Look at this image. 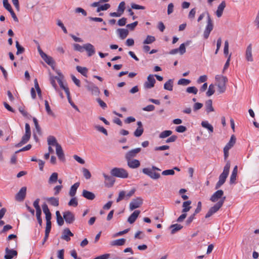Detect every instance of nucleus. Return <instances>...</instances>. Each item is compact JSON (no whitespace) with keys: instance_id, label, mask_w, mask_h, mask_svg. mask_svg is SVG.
<instances>
[{"instance_id":"nucleus-1","label":"nucleus","mask_w":259,"mask_h":259,"mask_svg":"<svg viewBox=\"0 0 259 259\" xmlns=\"http://www.w3.org/2000/svg\"><path fill=\"white\" fill-rule=\"evenodd\" d=\"M230 166V162L228 161L224 167L223 172L219 176V180L215 186V189L220 188L226 182V180L229 173Z\"/></svg>"},{"instance_id":"nucleus-2","label":"nucleus","mask_w":259,"mask_h":259,"mask_svg":"<svg viewBox=\"0 0 259 259\" xmlns=\"http://www.w3.org/2000/svg\"><path fill=\"white\" fill-rule=\"evenodd\" d=\"M215 78L218 82V92L220 94L224 93L226 90V83L228 82L227 77L223 75H217Z\"/></svg>"},{"instance_id":"nucleus-3","label":"nucleus","mask_w":259,"mask_h":259,"mask_svg":"<svg viewBox=\"0 0 259 259\" xmlns=\"http://www.w3.org/2000/svg\"><path fill=\"white\" fill-rule=\"evenodd\" d=\"M112 176L125 179L128 178V173L126 170L123 168L114 167L110 171Z\"/></svg>"},{"instance_id":"nucleus-4","label":"nucleus","mask_w":259,"mask_h":259,"mask_svg":"<svg viewBox=\"0 0 259 259\" xmlns=\"http://www.w3.org/2000/svg\"><path fill=\"white\" fill-rule=\"evenodd\" d=\"M152 170L161 171V169L155 166H152L151 169L149 168H143L142 172L152 179L156 180L159 179L160 177V174L153 172Z\"/></svg>"},{"instance_id":"nucleus-5","label":"nucleus","mask_w":259,"mask_h":259,"mask_svg":"<svg viewBox=\"0 0 259 259\" xmlns=\"http://www.w3.org/2000/svg\"><path fill=\"white\" fill-rule=\"evenodd\" d=\"M213 25L212 21L208 13H207V25L203 33V36L205 39H207L210 33L212 30Z\"/></svg>"},{"instance_id":"nucleus-6","label":"nucleus","mask_w":259,"mask_h":259,"mask_svg":"<svg viewBox=\"0 0 259 259\" xmlns=\"http://www.w3.org/2000/svg\"><path fill=\"white\" fill-rule=\"evenodd\" d=\"M87 82L88 83L85 85V87L88 91L91 92L92 94L93 95L99 96L100 93V91L98 87L92 82Z\"/></svg>"},{"instance_id":"nucleus-7","label":"nucleus","mask_w":259,"mask_h":259,"mask_svg":"<svg viewBox=\"0 0 259 259\" xmlns=\"http://www.w3.org/2000/svg\"><path fill=\"white\" fill-rule=\"evenodd\" d=\"M143 199L141 197H137L133 199L130 203V209L133 210L135 209L140 207L143 204Z\"/></svg>"},{"instance_id":"nucleus-8","label":"nucleus","mask_w":259,"mask_h":259,"mask_svg":"<svg viewBox=\"0 0 259 259\" xmlns=\"http://www.w3.org/2000/svg\"><path fill=\"white\" fill-rule=\"evenodd\" d=\"M63 218L67 224H72L75 221V215L70 211H66L63 213Z\"/></svg>"},{"instance_id":"nucleus-9","label":"nucleus","mask_w":259,"mask_h":259,"mask_svg":"<svg viewBox=\"0 0 259 259\" xmlns=\"http://www.w3.org/2000/svg\"><path fill=\"white\" fill-rule=\"evenodd\" d=\"M155 82L154 75L150 74L147 77V80L144 84V87L147 89H151L154 86Z\"/></svg>"},{"instance_id":"nucleus-10","label":"nucleus","mask_w":259,"mask_h":259,"mask_svg":"<svg viewBox=\"0 0 259 259\" xmlns=\"http://www.w3.org/2000/svg\"><path fill=\"white\" fill-rule=\"evenodd\" d=\"M141 151V148H137L132 149L126 153L125 155V159L126 160H130L136 157L137 155Z\"/></svg>"},{"instance_id":"nucleus-11","label":"nucleus","mask_w":259,"mask_h":259,"mask_svg":"<svg viewBox=\"0 0 259 259\" xmlns=\"http://www.w3.org/2000/svg\"><path fill=\"white\" fill-rule=\"evenodd\" d=\"M26 190L27 188L26 187H22L15 196L16 200L18 201H23L26 197Z\"/></svg>"},{"instance_id":"nucleus-12","label":"nucleus","mask_w":259,"mask_h":259,"mask_svg":"<svg viewBox=\"0 0 259 259\" xmlns=\"http://www.w3.org/2000/svg\"><path fill=\"white\" fill-rule=\"evenodd\" d=\"M223 195L224 191L222 190H218L211 196L210 200L213 202H217L219 199H222L224 197H223Z\"/></svg>"},{"instance_id":"nucleus-13","label":"nucleus","mask_w":259,"mask_h":259,"mask_svg":"<svg viewBox=\"0 0 259 259\" xmlns=\"http://www.w3.org/2000/svg\"><path fill=\"white\" fill-rule=\"evenodd\" d=\"M226 199V197L224 196L222 199L220 200L215 204L209 208L213 213L217 212L220 208L223 206Z\"/></svg>"},{"instance_id":"nucleus-14","label":"nucleus","mask_w":259,"mask_h":259,"mask_svg":"<svg viewBox=\"0 0 259 259\" xmlns=\"http://www.w3.org/2000/svg\"><path fill=\"white\" fill-rule=\"evenodd\" d=\"M56 151V154L58 156L59 159L62 162H65L66 160L65 155L62 147L60 144H57Z\"/></svg>"},{"instance_id":"nucleus-15","label":"nucleus","mask_w":259,"mask_h":259,"mask_svg":"<svg viewBox=\"0 0 259 259\" xmlns=\"http://www.w3.org/2000/svg\"><path fill=\"white\" fill-rule=\"evenodd\" d=\"M127 166L131 168L134 169L139 167L140 166V162L139 160L135 159H131L130 160H126Z\"/></svg>"},{"instance_id":"nucleus-16","label":"nucleus","mask_w":259,"mask_h":259,"mask_svg":"<svg viewBox=\"0 0 259 259\" xmlns=\"http://www.w3.org/2000/svg\"><path fill=\"white\" fill-rule=\"evenodd\" d=\"M6 254L4 256L5 259H12L13 257L17 255V251L14 249H10L7 247L5 249Z\"/></svg>"},{"instance_id":"nucleus-17","label":"nucleus","mask_w":259,"mask_h":259,"mask_svg":"<svg viewBox=\"0 0 259 259\" xmlns=\"http://www.w3.org/2000/svg\"><path fill=\"white\" fill-rule=\"evenodd\" d=\"M73 235V234L70 231L69 229L66 228L64 229L61 238V239L68 242L70 240V236L72 237Z\"/></svg>"},{"instance_id":"nucleus-18","label":"nucleus","mask_w":259,"mask_h":259,"mask_svg":"<svg viewBox=\"0 0 259 259\" xmlns=\"http://www.w3.org/2000/svg\"><path fill=\"white\" fill-rule=\"evenodd\" d=\"M84 50L88 53V56L91 57L93 56L96 52L95 49L93 45L87 43L84 45Z\"/></svg>"},{"instance_id":"nucleus-19","label":"nucleus","mask_w":259,"mask_h":259,"mask_svg":"<svg viewBox=\"0 0 259 259\" xmlns=\"http://www.w3.org/2000/svg\"><path fill=\"white\" fill-rule=\"evenodd\" d=\"M103 175L105 179V185L107 187H112L115 182V179L112 176H108L104 173Z\"/></svg>"},{"instance_id":"nucleus-20","label":"nucleus","mask_w":259,"mask_h":259,"mask_svg":"<svg viewBox=\"0 0 259 259\" xmlns=\"http://www.w3.org/2000/svg\"><path fill=\"white\" fill-rule=\"evenodd\" d=\"M138 127L134 133V135L135 137H140L144 132V128L143 127V124L141 121L137 122Z\"/></svg>"},{"instance_id":"nucleus-21","label":"nucleus","mask_w":259,"mask_h":259,"mask_svg":"<svg viewBox=\"0 0 259 259\" xmlns=\"http://www.w3.org/2000/svg\"><path fill=\"white\" fill-rule=\"evenodd\" d=\"M245 58L247 61L252 62L253 61L252 55V45L249 44L245 52Z\"/></svg>"},{"instance_id":"nucleus-22","label":"nucleus","mask_w":259,"mask_h":259,"mask_svg":"<svg viewBox=\"0 0 259 259\" xmlns=\"http://www.w3.org/2000/svg\"><path fill=\"white\" fill-rule=\"evenodd\" d=\"M226 6V3L224 1L222 2V3L218 6L217 11L215 12L216 15L218 17L220 18L222 16L223 11Z\"/></svg>"},{"instance_id":"nucleus-23","label":"nucleus","mask_w":259,"mask_h":259,"mask_svg":"<svg viewBox=\"0 0 259 259\" xmlns=\"http://www.w3.org/2000/svg\"><path fill=\"white\" fill-rule=\"evenodd\" d=\"M30 136L31 135L25 134L23 136L21 141L16 144L15 146L17 147H19L26 144L29 140Z\"/></svg>"},{"instance_id":"nucleus-24","label":"nucleus","mask_w":259,"mask_h":259,"mask_svg":"<svg viewBox=\"0 0 259 259\" xmlns=\"http://www.w3.org/2000/svg\"><path fill=\"white\" fill-rule=\"evenodd\" d=\"M82 195L85 198L90 200H93L95 198V195L93 192L86 190L82 191Z\"/></svg>"},{"instance_id":"nucleus-25","label":"nucleus","mask_w":259,"mask_h":259,"mask_svg":"<svg viewBox=\"0 0 259 259\" xmlns=\"http://www.w3.org/2000/svg\"><path fill=\"white\" fill-rule=\"evenodd\" d=\"M140 213V210H135L133 213L128 217L127 219L128 222H129L130 224L134 223L136 221Z\"/></svg>"},{"instance_id":"nucleus-26","label":"nucleus","mask_w":259,"mask_h":259,"mask_svg":"<svg viewBox=\"0 0 259 259\" xmlns=\"http://www.w3.org/2000/svg\"><path fill=\"white\" fill-rule=\"evenodd\" d=\"M117 32L119 35V37L121 39L125 38L128 34V31L127 29L123 28H118L117 29Z\"/></svg>"},{"instance_id":"nucleus-27","label":"nucleus","mask_w":259,"mask_h":259,"mask_svg":"<svg viewBox=\"0 0 259 259\" xmlns=\"http://www.w3.org/2000/svg\"><path fill=\"white\" fill-rule=\"evenodd\" d=\"M205 111L207 113L214 111V108L212 107V101L211 99L208 100L205 103Z\"/></svg>"},{"instance_id":"nucleus-28","label":"nucleus","mask_w":259,"mask_h":259,"mask_svg":"<svg viewBox=\"0 0 259 259\" xmlns=\"http://www.w3.org/2000/svg\"><path fill=\"white\" fill-rule=\"evenodd\" d=\"M237 171H238V167L237 165H236L232 172L230 179V183L231 184H234L235 182V181L236 180V177L237 175Z\"/></svg>"},{"instance_id":"nucleus-29","label":"nucleus","mask_w":259,"mask_h":259,"mask_svg":"<svg viewBox=\"0 0 259 259\" xmlns=\"http://www.w3.org/2000/svg\"><path fill=\"white\" fill-rule=\"evenodd\" d=\"M46 200L49 203L54 206H58L59 204L58 198L51 197L47 198Z\"/></svg>"},{"instance_id":"nucleus-30","label":"nucleus","mask_w":259,"mask_h":259,"mask_svg":"<svg viewBox=\"0 0 259 259\" xmlns=\"http://www.w3.org/2000/svg\"><path fill=\"white\" fill-rule=\"evenodd\" d=\"M79 182H76L71 187L69 191V195L71 197H74L75 195L77 189L79 186Z\"/></svg>"},{"instance_id":"nucleus-31","label":"nucleus","mask_w":259,"mask_h":259,"mask_svg":"<svg viewBox=\"0 0 259 259\" xmlns=\"http://www.w3.org/2000/svg\"><path fill=\"white\" fill-rule=\"evenodd\" d=\"M48 144L49 146H55L57 147L58 143L56 138L53 136H49L47 138Z\"/></svg>"},{"instance_id":"nucleus-32","label":"nucleus","mask_w":259,"mask_h":259,"mask_svg":"<svg viewBox=\"0 0 259 259\" xmlns=\"http://www.w3.org/2000/svg\"><path fill=\"white\" fill-rule=\"evenodd\" d=\"M236 140L235 136L234 135H232L229 142L226 144L224 148L230 150L235 145Z\"/></svg>"},{"instance_id":"nucleus-33","label":"nucleus","mask_w":259,"mask_h":259,"mask_svg":"<svg viewBox=\"0 0 259 259\" xmlns=\"http://www.w3.org/2000/svg\"><path fill=\"white\" fill-rule=\"evenodd\" d=\"M126 240L124 238H120L113 240L111 242L110 245L112 246H121L125 244Z\"/></svg>"},{"instance_id":"nucleus-34","label":"nucleus","mask_w":259,"mask_h":259,"mask_svg":"<svg viewBox=\"0 0 259 259\" xmlns=\"http://www.w3.org/2000/svg\"><path fill=\"white\" fill-rule=\"evenodd\" d=\"M183 228V226L180 224H176L174 225H171L170 226V228L171 229V234H174L177 232L179 231L181 229H182Z\"/></svg>"},{"instance_id":"nucleus-35","label":"nucleus","mask_w":259,"mask_h":259,"mask_svg":"<svg viewBox=\"0 0 259 259\" xmlns=\"http://www.w3.org/2000/svg\"><path fill=\"white\" fill-rule=\"evenodd\" d=\"M57 73L59 76V77L55 76V78H56V80L58 81L60 88H61L62 89L64 90L67 87H66L64 85L63 82L62 81V79L63 78V76L62 74V73L60 72H57Z\"/></svg>"},{"instance_id":"nucleus-36","label":"nucleus","mask_w":259,"mask_h":259,"mask_svg":"<svg viewBox=\"0 0 259 259\" xmlns=\"http://www.w3.org/2000/svg\"><path fill=\"white\" fill-rule=\"evenodd\" d=\"M173 83L174 81L172 79H169L164 83V89L169 91H172L173 90Z\"/></svg>"},{"instance_id":"nucleus-37","label":"nucleus","mask_w":259,"mask_h":259,"mask_svg":"<svg viewBox=\"0 0 259 259\" xmlns=\"http://www.w3.org/2000/svg\"><path fill=\"white\" fill-rule=\"evenodd\" d=\"M41 57L48 65L52 66L54 64V62L52 57L48 56L46 53L45 56H42Z\"/></svg>"},{"instance_id":"nucleus-38","label":"nucleus","mask_w":259,"mask_h":259,"mask_svg":"<svg viewBox=\"0 0 259 259\" xmlns=\"http://www.w3.org/2000/svg\"><path fill=\"white\" fill-rule=\"evenodd\" d=\"M191 204V201L190 200L184 202L183 203V209H182V212H187L189 211L191 208L190 206Z\"/></svg>"},{"instance_id":"nucleus-39","label":"nucleus","mask_w":259,"mask_h":259,"mask_svg":"<svg viewBox=\"0 0 259 259\" xmlns=\"http://www.w3.org/2000/svg\"><path fill=\"white\" fill-rule=\"evenodd\" d=\"M77 71L81 73L84 76H87V73L88 72V69L87 68L85 67H81L80 66H77L76 67Z\"/></svg>"},{"instance_id":"nucleus-40","label":"nucleus","mask_w":259,"mask_h":259,"mask_svg":"<svg viewBox=\"0 0 259 259\" xmlns=\"http://www.w3.org/2000/svg\"><path fill=\"white\" fill-rule=\"evenodd\" d=\"M58 174L57 172H53L50 176L49 179V183L54 184L58 181Z\"/></svg>"},{"instance_id":"nucleus-41","label":"nucleus","mask_w":259,"mask_h":259,"mask_svg":"<svg viewBox=\"0 0 259 259\" xmlns=\"http://www.w3.org/2000/svg\"><path fill=\"white\" fill-rule=\"evenodd\" d=\"M201 125L202 127L207 128L210 132L212 133L213 132V126L211 124H210L207 121H202Z\"/></svg>"},{"instance_id":"nucleus-42","label":"nucleus","mask_w":259,"mask_h":259,"mask_svg":"<svg viewBox=\"0 0 259 259\" xmlns=\"http://www.w3.org/2000/svg\"><path fill=\"white\" fill-rule=\"evenodd\" d=\"M123 199L126 200V192L124 191H121L119 192L118 196L116 199V202H119Z\"/></svg>"},{"instance_id":"nucleus-43","label":"nucleus","mask_w":259,"mask_h":259,"mask_svg":"<svg viewBox=\"0 0 259 259\" xmlns=\"http://www.w3.org/2000/svg\"><path fill=\"white\" fill-rule=\"evenodd\" d=\"M154 36L152 35H147L146 39L143 41L144 44H151L155 41Z\"/></svg>"},{"instance_id":"nucleus-44","label":"nucleus","mask_w":259,"mask_h":259,"mask_svg":"<svg viewBox=\"0 0 259 259\" xmlns=\"http://www.w3.org/2000/svg\"><path fill=\"white\" fill-rule=\"evenodd\" d=\"M172 133V132L170 130H166L160 133L159 135V138L161 139L165 138L170 136Z\"/></svg>"},{"instance_id":"nucleus-45","label":"nucleus","mask_w":259,"mask_h":259,"mask_svg":"<svg viewBox=\"0 0 259 259\" xmlns=\"http://www.w3.org/2000/svg\"><path fill=\"white\" fill-rule=\"evenodd\" d=\"M16 47L17 48V52H16L17 55L21 54L24 52V51H25L24 48L20 45V44L18 41H16Z\"/></svg>"},{"instance_id":"nucleus-46","label":"nucleus","mask_w":259,"mask_h":259,"mask_svg":"<svg viewBox=\"0 0 259 259\" xmlns=\"http://www.w3.org/2000/svg\"><path fill=\"white\" fill-rule=\"evenodd\" d=\"M125 3L124 2H121L119 3L118 8H117V11H118L120 14L122 15L123 14L125 9Z\"/></svg>"},{"instance_id":"nucleus-47","label":"nucleus","mask_w":259,"mask_h":259,"mask_svg":"<svg viewBox=\"0 0 259 259\" xmlns=\"http://www.w3.org/2000/svg\"><path fill=\"white\" fill-rule=\"evenodd\" d=\"M32 119H33V122L34 123L35 130H36L37 133L39 135H40L41 134V128L38 124V122L37 119L35 117H33Z\"/></svg>"},{"instance_id":"nucleus-48","label":"nucleus","mask_w":259,"mask_h":259,"mask_svg":"<svg viewBox=\"0 0 259 259\" xmlns=\"http://www.w3.org/2000/svg\"><path fill=\"white\" fill-rule=\"evenodd\" d=\"M94 127L98 131L103 133L106 136L108 135L107 130L103 126H100L99 125H96Z\"/></svg>"},{"instance_id":"nucleus-49","label":"nucleus","mask_w":259,"mask_h":259,"mask_svg":"<svg viewBox=\"0 0 259 259\" xmlns=\"http://www.w3.org/2000/svg\"><path fill=\"white\" fill-rule=\"evenodd\" d=\"M186 92L190 94L196 95L198 92V89L195 87H189L187 88Z\"/></svg>"},{"instance_id":"nucleus-50","label":"nucleus","mask_w":259,"mask_h":259,"mask_svg":"<svg viewBox=\"0 0 259 259\" xmlns=\"http://www.w3.org/2000/svg\"><path fill=\"white\" fill-rule=\"evenodd\" d=\"M191 82L190 80L185 78H181L179 80L178 84L179 85H187Z\"/></svg>"},{"instance_id":"nucleus-51","label":"nucleus","mask_w":259,"mask_h":259,"mask_svg":"<svg viewBox=\"0 0 259 259\" xmlns=\"http://www.w3.org/2000/svg\"><path fill=\"white\" fill-rule=\"evenodd\" d=\"M73 48L74 50L79 52H83L84 50V45L81 46L78 44H74L73 45Z\"/></svg>"},{"instance_id":"nucleus-52","label":"nucleus","mask_w":259,"mask_h":259,"mask_svg":"<svg viewBox=\"0 0 259 259\" xmlns=\"http://www.w3.org/2000/svg\"><path fill=\"white\" fill-rule=\"evenodd\" d=\"M214 93V85L212 84L209 85L208 90L206 92V96L210 97Z\"/></svg>"},{"instance_id":"nucleus-53","label":"nucleus","mask_w":259,"mask_h":259,"mask_svg":"<svg viewBox=\"0 0 259 259\" xmlns=\"http://www.w3.org/2000/svg\"><path fill=\"white\" fill-rule=\"evenodd\" d=\"M41 210L36 211V219H37V222L40 226H41L42 224V220L41 218Z\"/></svg>"},{"instance_id":"nucleus-54","label":"nucleus","mask_w":259,"mask_h":259,"mask_svg":"<svg viewBox=\"0 0 259 259\" xmlns=\"http://www.w3.org/2000/svg\"><path fill=\"white\" fill-rule=\"evenodd\" d=\"M82 171L83 176L85 178V179H89L91 178V174L88 169L83 168Z\"/></svg>"},{"instance_id":"nucleus-55","label":"nucleus","mask_w":259,"mask_h":259,"mask_svg":"<svg viewBox=\"0 0 259 259\" xmlns=\"http://www.w3.org/2000/svg\"><path fill=\"white\" fill-rule=\"evenodd\" d=\"M68 205L76 207L78 205V201L76 197H73L68 202Z\"/></svg>"},{"instance_id":"nucleus-56","label":"nucleus","mask_w":259,"mask_h":259,"mask_svg":"<svg viewBox=\"0 0 259 259\" xmlns=\"http://www.w3.org/2000/svg\"><path fill=\"white\" fill-rule=\"evenodd\" d=\"M51 223H46V227L45 230L46 238H47V236H49V234L51 230Z\"/></svg>"},{"instance_id":"nucleus-57","label":"nucleus","mask_w":259,"mask_h":259,"mask_svg":"<svg viewBox=\"0 0 259 259\" xmlns=\"http://www.w3.org/2000/svg\"><path fill=\"white\" fill-rule=\"evenodd\" d=\"M45 108H46V110L47 113L49 115H52L53 112L51 109V108L50 107V105H49V102L48 101L46 100L45 101Z\"/></svg>"},{"instance_id":"nucleus-58","label":"nucleus","mask_w":259,"mask_h":259,"mask_svg":"<svg viewBox=\"0 0 259 259\" xmlns=\"http://www.w3.org/2000/svg\"><path fill=\"white\" fill-rule=\"evenodd\" d=\"M3 5L4 8L7 10L9 12L10 11H12L13 9L10 5V4L8 2V0H4L3 1Z\"/></svg>"},{"instance_id":"nucleus-59","label":"nucleus","mask_w":259,"mask_h":259,"mask_svg":"<svg viewBox=\"0 0 259 259\" xmlns=\"http://www.w3.org/2000/svg\"><path fill=\"white\" fill-rule=\"evenodd\" d=\"M39 198H37L34 202H33V206L34 207V208H35L36 209V211H39V210H41V208H40V207L39 206Z\"/></svg>"},{"instance_id":"nucleus-60","label":"nucleus","mask_w":259,"mask_h":259,"mask_svg":"<svg viewBox=\"0 0 259 259\" xmlns=\"http://www.w3.org/2000/svg\"><path fill=\"white\" fill-rule=\"evenodd\" d=\"M19 111H20V112L25 117H27V118H30V117H31V116L29 114L27 111H26L24 108H19Z\"/></svg>"},{"instance_id":"nucleus-61","label":"nucleus","mask_w":259,"mask_h":259,"mask_svg":"<svg viewBox=\"0 0 259 259\" xmlns=\"http://www.w3.org/2000/svg\"><path fill=\"white\" fill-rule=\"evenodd\" d=\"M187 128L186 126L183 125H179L176 127V131L178 133H184L186 132Z\"/></svg>"},{"instance_id":"nucleus-62","label":"nucleus","mask_w":259,"mask_h":259,"mask_svg":"<svg viewBox=\"0 0 259 259\" xmlns=\"http://www.w3.org/2000/svg\"><path fill=\"white\" fill-rule=\"evenodd\" d=\"M138 24V22L135 21L132 23L127 24L126 25V27L131 30H134L135 27L137 26Z\"/></svg>"},{"instance_id":"nucleus-63","label":"nucleus","mask_w":259,"mask_h":259,"mask_svg":"<svg viewBox=\"0 0 259 259\" xmlns=\"http://www.w3.org/2000/svg\"><path fill=\"white\" fill-rule=\"evenodd\" d=\"M174 174L175 171L174 169H167L162 172V175L164 176L174 175Z\"/></svg>"},{"instance_id":"nucleus-64","label":"nucleus","mask_w":259,"mask_h":259,"mask_svg":"<svg viewBox=\"0 0 259 259\" xmlns=\"http://www.w3.org/2000/svg\"><path fill=\"white\" fill-rule=\"evenodd\" d=\"M178 49L180 54L181 55H183L186 52V47L185 46V44H182Z\"/></svg>"}]
</instances>
